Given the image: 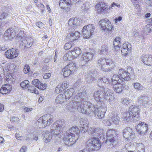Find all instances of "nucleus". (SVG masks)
I'll list each match as a JSON object with an SVG mask.
<instances>
[{
    "mask_svg": "<svg viewBox=\"0 0 152 152\" xmlns=\"http://www.w3.org/2000/svg\"><path fill=\"white\" fill-rule=\"evenodd\" d=\"M97 106L87 101L83 103L80 102H69L66 107L70 112L74 113L78 111L87 115H92Z\"/></svg>",
    "mask_w": 152,
    "mask_h": 152,
    "instance_id": "1",
    "label": "nucleus"
},
{
    "mask_svg": "<svg viewBox=\"0 0 152 152\" xmlns=\"http://www.w3.org/2000/svg\"><path fill=\"white\" fill-rule=\"evenodd\" d=\"M107 81V79L105 77L98 79V86L102 87V89L99 90L94 94V98L97 102H100L101 101L105 100L109 103H110L114 100V95L113 94L111 93L110 90L107 88L104 87L103 86L102 87L104 83H106Z\"/></svg>",
    "mask_w": 152,
    "mask_h": 152,
    "instance_id": "2",
    "label": "nucleus"
},
{
    "mask_svg": "<svg viewBox=\"0 0 152 152\" xmlns=\"http://www.w3.org/2000/svg\"><path fill=\"white\" fill-rule=\"evenodd\" d=\"M102 130L99 128L94 129L90 128L89 129V134L94 136L93 138L88 140L86 142L87 146L89 148L98 150L100 148L101 144L100 142L99 138H101L102 134Z\"/></svg>",
    "mask_w": 152,
    "mask_h": 152,
    "instance_id": "3",
    "label": "nucleus"
},
{
    "mask_svg": "<svg viewBox=\"0 0 152 152\" xmlns=\"http://www.w3.org/2000/svg\"><path fill=\"white\" fill-rule=\"evenodd\" d=\"M69 132L65 133L63 140L66 145L72 146L78 138L80 131L78 127L75 126L70 128Z\"/></svg>",
    "mask_w": 152,
    "mask_h": 152,
    "instance_id": "4",
    "label": "nucleus"
},
{
    "mask_svg": "<svg viewBox=\"0 0 152 152\" xmlns=\"http://www.w3.org/2000/svg\"><path fill=\"white\" fill-rule=\"evenodd\" d=\"M118 132L114 129H110L106 133V139L104 142L106 145L111 146L115 143L117 140L116 135Z\"/></svg>",
    "mask_w": 152,
    "mask_h": 152,
    "instance_id": "5",
    "label": "nucleus"
},
{
    "mask_svg": "<svg viewBox=\"0 0 152 152\" xmlns=\"http://www.w3.org/2000/svg\"><path fill=\"white\" fill-rule=\"evenodd\" d=\"M53 119V115L47 114L40 117L37 120V124L39 127L44 128L50 125L52 123Z\"/></svg>",
    "mask_w": 152,
    "mask_h": 152,
    "instance_id": "6",
    "label": "nucleus"
},
{
    "mask_svg": "<svg viewBox=\"0 0 152 152\" xmlns=\"http://www.w3.org/2000/svg\"><path fill=\"white\" fill-rule=\"evenodd\" d=\"M66 124L64 120H57L51 125L50 130L54 132H60L66 126Z\"/></svg>",
    "mask_w": 152,
    "mask_h": 152,
    "instance_id": "7",
    "label": "nucleus"
},
{
    "mask_svg": "<svg viewBox=\"0 0 152 152\" xmlns=\"http://www.w3.org/2000/svg\"><path fill=\"white\" fill-rule=\"evenodd\" d=\"M101 29L104 32L108 33L113 29L111 23L109 20L107 19H103L99 22Z\"/></svg>",
    "mask_w": 152,
    "mask_h": 152,
    "instance_id": "8",
    "label": "nucleus"
},
{
    "mask_svg": "<svg viewBox=\"0 0 152 152\" xmlns=\"http://www.w3.org/2000/svg\"><path fill=\"white\" fill-rule=\"evenodd\" d=\"M95 26L93 24H89L84 26L83 29V34L84 38L85 39L89 38L94 31Z\"/></svg>",
    "mask_w": 152,
    "mask_h": 152,
    "instance_id": "9",
    "label": "nucleus"
},
{
    "mask_svg": "<svg viewBox=\"0 0 152 152\" xmlns=\"http://www.w3.org/2000/svg\"><path fill=\"white\" fill-rule=\"evenodd\" d=\"M137 132L140 136H144L145 134L148 130V125L144 122H140L136 126Z\"/></svg>",
    "mask_w": 152,
    "mask_h": 152,
    "instance_id": "10",
    "label": "nucleus"
},
{
    "mask_svg": "<svg viewBox=\"0 0 152 152\" xmlns=\"http://www.w3.org/2000/svg\"><path fill=\"white\" fill-rule=\"evenodd\" d=\"M108 5L104 2L98 3L95 6V8L98 14H107L108 12Z\"/></svg>",
    "mask_w": 152,
    "mask_h": 152,
    "instance_id": "11",
    "label": "nucleus"
},
{
    "mask_svg": "<svg viewBox=\"0 0 152 152\" xmlns=\"http://www.w3.org/2000/svg\"><path fill=\"white\" fill-rule=\"evenodd\" d=\"M71 0H60L59 5L61 9L65 11H69L72 7Z\"/></svg>",
    "mask_w": 152,
    "mask_h": 152,
    "instance_id": "12",
    "label": "nucleus"
},
{
    "mask_svg": "<svg viewBox=\"0 0 152 152\" xmlns=\"http://www.w3.org/2000/svg\"><path fill=\"white\" fill-rule=\"evenodd\" d=\"M130 113L128 112L125 113L123 115V119L125 123H127L130 121L132 122H136L139 120L136 116H133L130 114Z\"/></svg>",
    "mask_w": 152,
    "mask_h": 152,
    "instance_id": "13",
    "label": "nucleus"
},
{
    "mask_svg": "<svg viewBox=\"0 0 152 152\" xmlns=\"http://www.w3.org/2000/svg\"><path fill=\"white\" fill-rule=\"evenodd\" d=\"M123 134L124 137L129 140H132L134 138L135 133L130 127L126 128L123 130Z\"/></svg>",
    "mask_w": 152,
    "mask_h": 152,
    "instance_id": "14",
    "label": "nucleus"
},
{
    "mask_svg": "<svg viewBox=\"0 0 152 152\" xmlns=\"http://www.w3.org/2000/svg\"><path fill=\"white\" fill-rule=\"evenodd\" d=\"M19 53L18 49L12 48L6 51L5 53V56L7 58L11 59L17 57Z\"/></svg>",
    "mask_w": 152,
    "mask_h": 152,
    "instance_id": "15",
    "label": "nucleus"
},
{
    "mask_svg": "<svg viewBox=\"0 0 152 152\" xmlns=\"http://www.w3.org/2000/svg\"><path fill=\"white\" fill-rule=\"evenodd\" d=\"M113 86L114 91L118 93L122 92L124 89H128L129 86L123 82L115 83Z\"/></svg>",
    "mask_w": 152,
    "mask_h": 152,
    "instance_id": "16",
    "label": "nucleus"
},
{
    "mask_svg": "<svg viewBox=\"0 0 152 152\" xmlns=\"http://www.w3.org/2000/svg\"><path fill=\"white\" fill-rule=\"evenodd\" d=\"M69 31L71 33L70 34H68L66 37L69 41H73L77 40L79 38L80 34L78 31H75L74 32V29H72V28H70L69 29Z\"/></svg>",
    "mask_w": 152,
    "mask_h": 152,
    "instance_id": "17",
    "label": "nucleus"
},
{
    "mask_svg": "<svg viewBox=\"0 0 152 152\" xmlns=\"http://www.w3.org/2000/svg\"><path fill=\"white\" fill-rule=\"evenodd\" d=\"M15 28L8 29L4 34V37L9 39H11L15 36Z\"/></svg>",
    "mask_w": 152,
    "mask_h": 152,
    "instance_id": "18",
    "label": "nucleus"
},
{
    "mask_svg": "<svg viewBox=\"0 0 152 152\" xmlns=\"http://www.w3.org/2000/svg\"><path fill=\"white\" fill-rule=\"evenodd\" d=\"M68 24L71 28L75 30L77 26L80 25V20L77 18H72L69 19Z\"/></svg>",
    "mask_w": 152,
    "mask_h": 152,
    "instance_id": "19",
    "label": "nucleus"
},
{
    "mask_svg": "<svg viewBox=\"0 0 152 152\" xmlns=\"http://www.w3.org/2000/svg\"><path fill=\"white\" fill-rule=\"evenodd\" d=\"M141 59L145 64L148 66H152V55H142Z\"/></svg>",
    "mask_w": 152,
    "mask_h": 152,
    "instance_id": "20",
    "label": "nucleus"
},
{
    "mask_svg": "<svg viewBox=\"0 0 152 152\" xmlns=\"http://www.w3.org/2000/svg\"><path fill=\"white\" fill-rule=\"evenodd\" d=\"M131 45L128 42L124 44L121 47V51L122 54L124 55H127L131 51Z\"/></svg>",
    "mask_w": 152,
    "mask_h": 152,
    "instance_id": "21",
    "label": "nucleus"
},
{
    "mask_svg": "<svg viewBox=\"0 0 152 152\" xmlns=\"http://www.w3.org/2000/svg\"><path fill=\"white\" fill-rule=\"evenodd\" d=\"M52 134L51 132L46 131H43L42 135L43 141L46 143L50 142L52 138Z\"/></svg>",
    "mask_w": 152,
    "mask_h": 152,
    "instance_id": "22",
    "label": "nucleus"
},
{
    "mask_svg": "<svg viewBox=\"0 0 152 152\" xmlns=\"http://www.w3.org/2000/svg\"><path fill=\"white\" fill-rule=\"evenodd\" d=\"M139 112V106L135 105L130 106L129 110V112L131 113L130 114L133 116H136L137 118H139L138 114Z\"/></svg>",
    "mask_w": 152,
    "mask_h": 152,
    "instance_id": "23",
    "label": "nucleus"
},
{
    "mask_svg": "<svg viewBox=\"0 0 152 152\" xmlns=\"http://www.w3.org/2000/svg\"><path fill=\"white\" fill-rule=\"evenodd\" d=\"M32 84L41 90H44L46 88V85L45 83H42L38 79L33 80L32 82Z\"/></svg>",
    "mask_w": 152,
    "mask_h": 152,
    "instance_id": "24",
    "label": "nucleus"
},
{
    "mask_svg": "<svg viewBox=\"0 0 152 152\" xmlns=\"http://www.w3.org/2000/svg\"><path fill=\"white\" fill-rule=\"evenodd\" d=\"M94 55L93 53L88 52L83 53L82 55V61L86 63L91 61L93 58Z\"/></svg>",
    "mask_w": 152,
    "mask_h": 152,
    "instance_id": "25",
    "label": "nucleus"
},
{
    "mask_svg": "<svg viewBox=\"0 0 152 152\" xmlns=\"http://www.w3.org/2000/svg\"><path fill=\"white\" fill-rule=\"evenodd\" d=\"M12 86L10 84H6L3 85L1 88L0 93L2 94H7L11 91Z\"/></svg>",
    "mask_w": 152,
    "mask_h": 152,
    "instance_id": "26",
    "label": "nucleus"
},
{
    "mask_svg": "<svg viewBox=\"0 0 152 152\" xmlns=\"http://www.w3.org/2000/svg\"><path fill=\"white\" fill-rule=\"evenodd\" d=\"M88 77L86 79V80L88 82L94 81L98 77L97 71L95 70L91 71L88 75Z\"/></svg>",
    "mask_w": 152,
    "mask_h": 152,
    "instance_id": "27",
    "label": "nucleus"
},
{
    "mask_svg": "<svg viewBox=\"0 0 152 152\" xmlns=\"http://www.w3.org/2000/svg\"><path fill=\"white\" fill-rule=\"evenodd\" d=\"M102 107H97L94 113L95 117L97 118L101 119L103 118L104 115V112L101 110Z\"/></svg>",
    "mask_w": 152,
    "mask_h": 152,
    "instance_id": "28",
    "label": "nucleus"
},
{
    "mask_svg": "<svg viewBox=\"0 0 152 152\" xmlns=\"http://www.w3.org/2000/svg\"><path fill=\"white\" fill-rule=\"evenodd\" d=\"M106 58H100L97 61V65L103 71L106 72V69L105 68Z\"/></svg>",
    "mask_w": 152,
    "mask_h": 152,
    "instance_id": "29",
    "label": "nucleus"
},
{
    "mask_svg": "<svg viewBox=\"0 0 152 152\" xmlns=\"http://www.w3.org/2000/svg\"><path fill=\"white\" fill-rule=\"evenodd\" d=\"M118 74L121 77L123 80H129L130 79L129 75H128L126 71L124 69H119Z\"/></svg>",
    "mask_w": 152,
    "mask_h": 152,
    "instance_id": "30",
    "label": "nucleus"
},
{
    "mask_svg": "<svg viewBox=\"0 0 152 152\" xmlns=\"http://www.w3.org/2000/svg\"><path fill=\"white\" fill-rule=\"evenodd\" d=\"M106 60L105 66L107 71L108 69L113 68L115 66V64L113 59L111 58H106Z\"/></svg>",
    "mask_w": 152,
    "mask_h": 152,
    "instance_id": "31",
    "label": "nucleus"
},
{
    "mask_svg": "<svg viewBox=\"0 0 152 152\" xmlns=\"http://www.w3.org/2000/svg\"><path fill=\"white\" fill-rule=\"evenodd\" d=\"M139 102L143 106L146 105L148 102V97L144 95L140 96L138 97Z\"/></svg>",
    "mask_w": 152,
    "mask_h": 152,
    "instance_id": "32",
    "label": "nucleus"
},
{
    "mask_svg": "<svg viewBox=\"0 0 152 152\" xmlns=\"http://www.w3.org/2000/svg\"><path fill=\"white\" fill-rule=\"evenodd\" d=\"M74 89L73 88H71L66 90L64 93V96L66 100H69L72 96Z\"/></svg>",
    "mask_w": 152,
    "mask_h": 152,
    "instance_id": "33",
    "label": "nucleus"
},
{
    "mask_svg": "<svg viewBox=\"0 0 152 152\" xmlns=\"http://www.w3.org/2000/svg\"><path fill=\"white\" fill-rule=\"evenodd\" d=\"M120 118L118 115L116 113L113 114L111 117V120L112 123L115 125L119 124L120 122Z\"/></svg>",
    "mask_w": 152,
    "mask_h": 152,
    "instance_id": "34",
    "label": "nucleus"
},
{
    "mask_svg": "<svg viewBox=\"0 0 152 152\" xmlns=\"http://www.w3.org/2000/svg\"><path fill=\"white\" fill-rule=\"evenodd\" d=\"M88 122L86 120L83 121V124H81L80 129L82 132L85 133L86 132L88 128Z\"/></svg>",
    "mask_w": 152,
    "mask_h": 152,
    "instance_id": "35",
    "label": "nucleus"
},
{
    "mask_svg": "<svg viewBox=\"0 0 152 152\" xmlns=\"http://www.w3.org/2000/svg\"><path fill=\"white\" fill-rule=\"evenodd\" d=\"M119 76L117 75H114L112 78V80L113 82L112 84L114 85V84L117 83H121L123 82L122 79L119 78Z\"/></svg>",
    "mask_w": 152,
    "mask_h": 152,
    "instance_id": "36",
    "label": "nucleus"
},
{
    "mask_svg": "<svg viewBox=\"0 0 152 152\" xmlns=\"http://www.w3.org/2000/svg\"><path fill=\"white\" fill-rule=\"evenodd\" d=\"M84 93H83L82 92H77L75 95L74 96V99L75 101L74 102H80L79 101L83 97V95ZM80 102L82 103V102L80 101Z\"/></svg>",
    "mask_w": 152,
    "mask_h": 152,
    "instance_id": "37",
    "label": "nucleus"
},
{
    "mask_svg": "<svg viewBox=\"0 0 152 152\" xmlns=\"http://www.w3.org/2000/svg\"><path fill=\"white\" fill-rule=\"evenodd\" d=\"M65 67H66L67 69L70 71L72 73H74L76 69V65L72 62H70Z\"/></svg>",
    "mask_w": 152,
    "mask_h": 152,
    "instance_id": "38",
    "label": "nucleus"
},
{
    "mask_svg": "<svg viewBox=\"0 0 152 152\" xmlns=\"http://www.w3.org/2000/svg\"><path fill=\"white\" fill-rule=\"evenodd\" d=\"M72 54L74 56L75 58L77 57L81 53V50L78 47L74 48L71 50Z\"/></svg>",
    "mask_w": 152,
    "mask_h": 152,
    "instance_id": "39",
    "label": "nucleus"
},
{
    "mask_svg": "<svg viewBox=\"0 0 152 152\" xmlns=\"http://www.w3.org/2000/svg\"><path fill=\"white\" fill-rule=\"evenodd\" d=\"M133 145L136 147L137 150L140 152H144L145 146L142 143L134 142L133 143Z\"/></svg>",
    "mask_w": 152,
    "mask_h": 152,
    "instance_id": "40",
    "label": "nucleus"
},
{
    "mask_svg": "<svg viewBox=\"0 0 152 152\" xmlns=\"http://www.w3.org/2000/svg\"><path fill=\"white\" fill-rule=\"evenodd\" d=\"M64 96L62 94L58 95L56 98L55 102L58 104L63 103L66 100Z\"/></svg>",
    "mask_w": 152,
    "mask_h": 152,
    "instance_id": "41",
    "label": "nucleus"
},
{
    "mask_svg": "<svg viewBox=\"0 0 152 152\" xmlns=\"http://www.w3.org/2000/svg\"><path fill=\"white\" fill-rule=\"evenodd\" d=\"M75 58L74 56L72 54V52H69L66 54L64 56L63 58L65 61H70Z\"/></svg>",
    "mask_w": 152,
    "mask_h": 152,
    "instance_id": "42",
    "label": "nucleus"
},
{
    "mask_svg": "<svg viewBox=\"0 0 152 152\" xmlns=\"http://www.w3.org/2000/svg\"><path fill=\"white\" fill-rule=\"evenodd\" d=\"M143 31L147 34L152 31V24H148L145 26L143 28Z\"/></svg>",
    "mask_w": 152,
    "mask_h": 152,
    "instance_id": "43",
    "label": "nucleus"
},
{
    "mask_svg": "<svg viewBox=\"0 0 152 152\" xmlns=\"http://www.w3.org/2000/svg\"><path fill=\"white\" fill-rule=\"evenodd\" d=\"M108 46L107 44L103 45L101 48L100 50V53L103 54H106L108 53Z\"/></svg>",
    "mask_w": 152,
    "mask_h": 152,
    "instance_id": "44",
    "label": "nucleus"
},
{
    "mask_svg": "<svg viewBox=\"0 0 152 152\" xmlns=\"http://www.w3.org/2000/svg\"><path fill=\"white\" fill-rule=\"evenodd\" d=\"M50 132L52 134L54 135V138L55 140H56L58 141L61 139V137L62 136V134L60 132H52V130H50ZM57 142V141H56Z\"/></svg>",
    "mask_w": 152,
    "mask_h": 152,
    "instance_id": "45",
    "label": "nucleus"
},
{
    "mask_svg": "<svg viewBox=\"0 0 152 152\" xmlns=\"http://www.w3.org/2000/svg\"><path fill=\"white\" fill-rule=\"evenodd\" d=\"M133 86L134 88L137 91L142 90L144 88L143 86L138 82L134 83L133 84Z\"/></svg>",
    "mask_w": 152,
    "mask_h": 152,
    "instance_id": "46",
    "label": "nucleus"
},
{
    "mask_svg": "<svg viewBox=\"0 0 152 152\" xmlns=\"http://www.w3.org/2000/svg\"><path fill=\"white\" fill-rule=\"evenodd\" d=\"M62 71L63 72V75L64 77H67L72 73L70 71L67 69L66 67L65 66L62 69Z\"/></svg>",
    "mask_w": 152,
    "mask_h": 152,
    "instance_id": "47",
    "label": "nucleus"
},
{
    "mask_svg": "<svg viewBox=\"0 0 152 152\" xmlns=\"http://www.w3.org/2000/svg\"><path fill=\"white\" fill-rule=\"evenodd\" d=\"M89 7V3L88 2H86L83 4L82 6L81 9L82 10L87 12H88Z\"/></svg>",
    "mask_w": 152,
    "mask_h": 152,
    "instance_id": "48",
    "label": "nucleus"
},
{
    "mask_svg": "<svg viewBox=\"0 0 152 152\" xmlns=\"http://www.w3.org/2000/svg\"><path fill=\"white\" fill-rule=\"evenodd\" d=\"M21 42L20 44H22L24 47L28 48L29 45L28 44L27 41H26V37H23L21 38Z\"/></svg>",
    "mask_w": 152,
    "mask_h": 152,
    "instance_id": "49",
    "label": "nucleus"
},
{
    "mask_svg": "<svg viewBox=\"0 0 152 152\" xmlns=\"http://www.w3.org/2000/svg\"><path fill=\"white\" fill-rule=\"evenodd\" d=\"M0 18L1 19H6L7 20H9L10 19L9 14L5 12H4L1 15Z\"/></svg>",
    "mask_w": 152,
    "mask_h": 152,
    "instance_id": "50",
    "label": "nucleus"
},
{
    "mask_svg": "<svg viewBox=\"0 0 152 152\" xmlns=\"http://www.w3.org/2000/svg\"><path fill=\"white\" fill-rule=\"evenodd\" d=\"M28 90L31 93H34V94H39V92L37 90H36L35 87L31 86L28 87Z\"/></svg>",
    "mask_w": 152,
    "mask_h": 152,
    "instance_id": "51",
    "label": "nucleus"
},
{
    "mask_svg": "<svg viewBox=\"0 0 152 152\" xmlns=\"http://www.w3.org/2000/svg\"><path fill=\"white\" fill-rule=\"evenodd\" d=\"M21 86L24 89H26L29 86V81L28 80H26L21 82L20 84Z\"/></svg>",
    "mask_w": 152,
    "mask_h": 152,
    "instance_id": "52",
    "label": "nucleus"
},
{
    "mask_svg": "<svg viewBox=\"0 0 152 152\" xmlns=\"http://www.w3.org/2000/svg\"><path fill=\"white\" fill-rule=\"evenodd\" d=\"M64 90L63 88L62 87L60 83H59L56 87L55 92L57 94H59Z\"/></svg>",
    "mask_w": 152,
    "mask_h": 152,
    "instance_id": "53",
    "label": "nucleus"
},
{
    "mask_svg": "<svg viewBox=\"0 0 152 152\" xmlns=\"http://www.w3.org/2000/svg\"><path fill=\"white\" fill-rule=\"evenodd\" d=\"M121 41V39L120 37H117L115 38L113 42V45H121L122 42Z\"/></svg>",
    "mask_w": 152,
    "mask_h": 152,
    "instance_id": "54",
    "label": "nucleus"
},
{
    "mask_svg": "<svg viewBox=\"0 0 152 152\" xmlns=\"http://www.w3.org/2000/svg\"><path fill=\"white\" fill-rule=\"evenodd\" d=\"M10 121L11 122L19 123L20 119L17 117L12 116L11 117Z\"/></svg>",
    "mask_w": 152,
    "mask_h": 152,
    "instance_id": "55",
    "label": "nucleus"
},
{
    "mask_svg": "<svg viewBox=\"0 0 152 152\" xmlns=\"http://www.w3.org/2000/svg\"><path fill=\"white\" fill-rule=\"evenodd\" d=\"M26 41H27L28 47H30L31 45H32L33 44V39L30 37H26Z\"/></svg>",
    "mask_w": 152,
    "mask_h": 152,
    "instance_id": "56",
    "label": "nucleus"
},
{
    "mask_svg": "<svg viewBox=\"0 0 152 152\" xmlns=\"http://www.w3.org/2000/svg\"><path fill=\"white\" fill-rule=\"evenodd\" d=\"M61 85L62 88L64 90L66 88L69 86V83L66 81H64L62 83H60Z\"/></svg>",
    "mask_w": 152,
    "mask_h": 152,
    "instance_id": "57",
    "label": "nucleus"
},
{
    "mask_svg": "<svg viewBox=\"0 0 152 152\" xmlns=\"http://www.w3.org/2000/svg\"><path fill=\"white\" fill-rule=\"evenodd\" d=\"M121 100L122 103L125 105L128 104L130 102V100L128 98H122Z\"/></svg>",
    "mask_w": 152,
    "mask_h": 152,
    "instance_id": "58",
    "label": "nucleus"
},
{
    "mask_svg": "<svg viewBox=\"0 0 152 152\" xmlns=\"http://www.w3.org/2000/svg\"><path fill=\"white\" fill-rule=\"evenodd\" d=\"M29 66L28 65H25L23 69L24 72L25 74L28 73L29 72Z\"/></svg>",
    "mask_w": 152,
    "mask_h": 152,
    "instance_id": "59",
    "label": "nucleus"
},
{
    "mask_svg": "<svg viewBox=\"0 0 152 152\" xmlns=\"http://www.w3.org/2000/svg\"><path fill=\"white\" fill-rule=\"evenodd\" d=\"M131 1L134 3V5L136 9H138L139 6L137 0H131Z\"/></svg>",
    "mask_w": 152,
    "mask_h": 152,
    "instance_id": "60",
    "label": "nucleus"
},
{
    "mask_svg": "<svg viewBox=\"0 0 152 152\" xmlns=\"http://www.w3.org/2000/svg\"><path fill=\"white\" fill-rule=\"evenodd\" d=\"M33 136V135L32 134H29L25 136V140L26 141H29L31 139Z\"/></svg>",
    "mask_w": 152,
    "mask_h": 152,
    "instance_id": "61",
    "label": "nucleus"
},
{
    "mask_svg": "<svg viewBox=\"0 0 152 152\" xmlns=\"http://www.w3.org/2000/svg\"><path fill=\"white\" fill-rule=\"evenodd\" d=\"M72 47L71 44L69 43H67L65 44L64 49L65 50H68L71 48V47Z\"/></svg>",
    "mask_w": 152,
    "mask_h": 152,
    "instance_id": "62",
    "label": "nucleus"
},
{
    "mask_svg": "<svg viewBox=\"0 0 152 152\" xmlns=\"http://www.w3.org/2000/svg\"><path fill=\"white\" fill-rule=\"evenodd\" d=\"M127 74L128 75H129V77L132 73L133 71L132 68L131 67H129L127 68V71H126Z\"/></svg>",
    "mask_w": 152,
    "mask_h": 152,
    "instance_id": "63",
    "label": "nucleus"
},
{
    "mask_svg": "<svg viewBox=\"0 0 152 152\" xmlns=\"http://www.w3.org/2000/svg\"><path fill=\"white\" fill-rule=\"evenodd\" d=\"M122 19V17L121 16H119L118 18H115V19L114 20V21L115 22V23H117L118 22H120L121 20Z\"/></svg>",
    "mask_w": 152,
    "mask_h": 152,
    "instance_id": "64",
    "label": "nucleus"
}]
</instances>
